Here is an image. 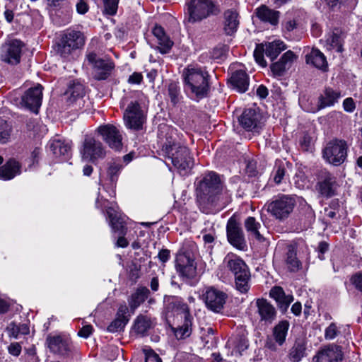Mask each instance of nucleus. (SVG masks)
Returning a JSON list of instances; mask_svg holds the SVG:
<instances>
[{"label":"nucleus","mask_w":362,"mask_h":362,"mask_svg":"<svg viewBox=\"0 0 362 362\" xmlns=\"http://www.w3.org/2000/svg\"><path fill=\"white\" fill-rule=\"evenodd\" d=\"M195 185L199 208L206 214L218 213L232 200V192L223 188L220 177L215 172L204 174Z\"/></svg>","instance_id":"f257e3e1"},{"label":"nucleus","mask_w":362,"mask_h":362,"mask_svg":"<svg viewBox=\"0 0 362 362\" xmlns=\"http://www.w3.org/2000/svg\"><path fill=\"white\" fill-rule=\"evenodd\" d=\"M158 138L160 145V155L170 160L180 174L187 175L194 165V159L188 147L180 141L177 129L165 123L160 124Z\"/></svg>","instance_id":"f03ea898"},{"label":"nucleus","mask_w":362,"mask_h":362,"mask_svg":"<svg viewBox=\"0 0 362 362\" xmlns=\"http://www.w3.org/2000/svg\"><path fill=\"white\" fill-rule=\"evenodd\" d=\"M209 77L206 67L191 64L185 68L182 78L187 97L197 102L207 97L210 89Z\"/></svg>","instance_id":"7ed1b4c3"},{"label":"nucleus","mask_w":362,"mask_h":362,"mask_svg":"<svg viewBox=\"0 0 362 362\" xmlns=\"http://www.w3.org/2000/svg\"><path fill=\"white\" fill-rule=\"evenodd\" d=\"M95 206L97 208L101 209L103 213H104V209H105L112 232L118 235L115 243L116 247L122 248L127 247L128 241L124 237L127 231V216L118 210V206L116 202H111L106 198L100 197V194H98L95 201Z\"/></svg>","instance_id":"20e7f679"},{"label":"nucleus","mask_w":362,"mask_h":362,"mask_svg":"<svg viewBox=\"0 0 362 362\" xmlns=\"http://www.w3.org/2000/svg\"><path fill=\"white\" fill-rule=\"evenodd\" d=\"M86 43L84 33L80 30L68 28L64 30L55 45V51L62 59L71 61L76 51L81 49Z\"/></svg>","instance_id":"39448f33"},{"label":"nucleus","mask_w":362,"mask_h":362,"mask_svg":"<svg viewBox=\"0 0 362 362\" xmlns=\"http://www.w3.org/2000/svg\"><path fill=\"white\" fill-rule=\"evenodd\" d=\"M224 263L234 276L235 288L241 293H247L250 288L251 274L248 266L238 256L228 254Z\"/></svg>","instance_id":"423d86ee"},{"label":"nucleus","mask_w":362,"mask_h":362,"mask_svg":"<svg viewBox=\"0 0 362 362\" xmlns=\"http://www.w3.org/2000/svg\"><path fill=\"white\" fill-rule=\"evenodd\" d=\"M188 21L192 23L201 22L211 16L221 12L220 5L214 0H190L187 3Z\"/></svg>","instance_id":"0eeeda50"},{"label":"nucleus","mask_w":362,"mask_h":362,"mask_svg":"<svg viewBox=\"0 0 362 362\" xmlns=\"http://www.w3.org/2000/svg\"><path fill=\"white\" fill-rule=\"evenodd\" d=\"M148 108L143 98L131 101L124 113L126 127L135 131L141 130L146 122Z\"/></svg>","instance_id":"6e6552de"},{"label":"nucleus","mask_w":362,"mask_h":362,"mask_svg":"<svg viewBox=\"0 0 362 362\" xmlns=\"http://www.w3.org/2000/svg\"><path fill=\"white\" fill-rule=\"evenodd\" d=\"M85 62L90 67L91 75L96 81L107 80L115 68V64L111 58L100 57L95 52H87Z\"/></svg>","instance_id":"1a4fd4ad"},{"label":"nucleus","mask_w":362,"mask_h":362,"mask_svg":"<svg viewBox=\"0 0 362 362\" xmlns=\"http://www.w3.org/2000/svg\"><path fill=\"white\" fill-rule=\"evenodd\" d=\"M175 269L183 278L192 279L197 273V264L192 247L182 246L175 257Z\"/></svg>","instance_id":"9d476101"},{"label":"nucleus","mask_w":362,"mask_h":362,"mask_svg":"<svg viewBox=\"0 0 362 362\" xmlns=\"http://www.w3.org/2000/svg\"><path fill=\"white\" fill-rule=\"evenodd\" d=\"M348 146L344 140L333 139L322 150V158L329 164L339 166L346 159Z\"/></svg>","instance_id":"9b49d317"},{"label":"nucleus","mask_w":362,"mask_h":362,"mask_svg":"<svg viewBox=\"0 0 362 362\" xmlns=\"http://www.w3.org/2000/svg\"><path fill=\"white\" fill-rule=\"evenodd\" d=\"M124 168V165L120 158H114L107 163L105 174L101 175V185L110 197H114L116 194L117 182Z\"/></svg>","instance_id":"f8f14e48"},{"label":"nucleus","mask_w":362,"mask_h":362,"mask_svg":"<svg viewBox=\"0 0 362 362\" xmlns=\"http://www.w3.org/2000/svg\"><path fill=\"white\" fill-rule=\"evenodd\" d=\"M286 49V46L281 40L266 42L257 45L253 55L256 62L262 67H265L267 63L264 58V54L273 61Z\"/></svg>","instance_id":"ddd939ff"},{"label":"nucleus","mask_w":362,"mask_h":362,"mask_svg":"<svg viewBox=\"0 0 362 362\" xmlns=\"http://www.w3.org/2000/svg\"><path fill=\"white\" fill-rule=\"evenodd\" d=\"M202 299L208 310L220 313L226 303L228 295L214 286H208L203 289Z\"/></svg>","instance_id":"4468645a"},{"label":"nucleus","mask_w":362,"mask_h":362,"mask_svg":"<svg viewBox=\"0 0 362 362\" xmlns=\"http://www.w3.org/2000/svg\"><path fill=\"white\" fill-rule=\"evenodd\" d=\"M296 205L295 199L289 195H281L276 197L267 206V211L279 220L288 217Z\"/></svg>","instance_id":"2eb2a0df"},{"label":"nucleus","mask_w":362,"mask_h":362,"mask_svg":"<svg viewBox=\"0 0 362 362\" xmlns=\"http://www.w3.org/2000/svg\"><path fill=\"white\" fill-rule=\"evenodd\" d=\"M81 153L83 160L95 163L99 159L104 158L106 152L100 141H97L93 136H86Z\"/></svg>","instance_id":"dca6fc26"},{"label":"nucleus","mask_w":362,"mask_h":362,"mask_svg":"<svg viewBox=\"0 0 362 362\" xmlns=\"http://www.w3.org/2000/svg\"><path fill=\"white\" fill-rule=\"evenodd\" d=\"M95 133L109 146L115 151H119L122 147V136L119 129L111 124L99 126Z\"/></svg>","instance_id":"f3484780"},{"label":"nucleus","mask_w":362,"mask_h":362,"mask_svg":"<svg viewBox=\"0 0 362 362\" xmlns=\"http://www.w3.org/2000/svg\"><path fill=\"white\" fill-rule=\"evenodd\" d=\"M46 344L50 352L64 358L69 357L74 351L71 341L61 335L48 336Z\"/></svg>","instance_id":"a211bd4d"},{"label":"nucleus","mask_w":362,"mask_h":362,"mask_svg":"<svg viewBox=\"0 0 362 362\" xmlns=\"http://www.w3.org/2000/svg\"><path fill=\"white\" fill-rule=\"evenodd\" d=\"M48 147L56 163L68 161L72 156V141L62 138H54L49 141Z\"/></svg>","instance_id":"6ab92c4d"},{"label":"nucleus","mask_w":362,"mask_h":362,"mask_svg":"<svg viewBox=\"0 0 362 362\" xmlns=\"http://www.w3.org/2000/svg\"><path fill=\"white\" fill-rule=\"evenodd\" d=\"M256 310L255 317L262 325H271L276 318V310L274 306L267 299L257 298L255 300Z\"/></svg>","instance_id":"aec40b11"},{"label":"nucleus","mask_w":362,"mask_h":362,"mask_svg":"<svg viewBox=\"0 0 362 362\" xmlns=\"http://www.w3.org/2000/svg\"><path fill=\"white\" fill-rule=\"evenodd\" d=\"M42 86L39 83L26 90L21 96V105L37 114L42 105Z\"/></svg>","instance_id":"412c9836"},{"label":"nucleus","mask_w":362,"mask_h":362,"mask_svg":"<svg viewBox=\"0 0 362 362\" xmlns=\"http://www.w3.org/2000/svg\"><path fill=\"white\" fill-rule=\"evenodd\" d=\"M227 239L234 247L245 250L247 247L244 233L240 224L233 218H230L226 225Z\"/></svg>","instance_id":"4be33fe9"},{"label":"nucleus","mask_w":362,"mask_h":362,"mask_svg":"<svg viewBox=\"0 0 362 362\" xmlns=\"http://www.w3.org/2000/svg\"><path fill=\"white\" fill-rule=\"evenodd\" d=\"M232 349V354L240 356L250 346L248 332L245 327L237 328L233 336L228 341Z\"/></svg>","instance_id":"5701e85b"},{"label":"nucleus","mask_w":362,"mask_h":362,"mask_svg":"<svg viewBox=\"0 0 362 362\" xmlns=\"http://www.w3.org/2000/svg\"><path fill=\"white\" fill-rule=\"evenodd\" d=\"M261 116L259 111L252 108L245 109L238 118L240 126L247 132H259L261 128Z\"/></svg>","instance_id":"b1692460"},{"label":"nucleus","mask_w":362,"mask_h":362,"mask_svg":"<svg viewBox=\"0 0 362 362\" xmlns=\"http://www.w3.org/2000/svg\"><path fill=\"white\" fill-rule=\"evenodd\" d=\"M23 46V43L20 40H11L2 51V60L12 65L18 64L21 61Z\"/></svg>","instance_id":"393cba45"},{"label":"nucleus","mask_w":362,"mask_h":362,"mask_svg":"<svg viewBox=\"0 0 362 362\" xmlns=\"http://www.w3.org/2000/svg\"><path fill=\"white\" fill-rule=\"evenodd\" d=\"M343 359L342 348L337 344H329L318 351V362H341Z\"/></svg>","instance_id":"a878e982"},{"label":"nucleus","mask_w":362,"mask_h":362,"mask_svg":"<svg viewBox=\"0 0 362 362\" xmlns=\"http://www.w3.org/2000/svg\"><path fill=\"white\" fill-rule=\"evenodd\" d=\"M318 179V186L320 193L327 197H331L334 195L336 189V178L335 177L328 172L327 170H321Z\"/></svg>","instance_id":"bb28decb"},{"label":"nucleus","mask_w":362,"mask_h":362,"mask_svg":"<svg viewBox=\"0 0 362 362\" xmlns=\"http://www.w3.org/2000/svg\"><path fill=\"white\" fill-rule=\"evenodd\" d=\"M297 57V55L293 51L288 50L286 52L279 61L271 64L270 69L272 72L275 76H284Z\"/></svg>","instance_id":"cd10ccee"},{"label":"nucleus","mask_w":362,"mask_h":362,"mask_svg":"<svg viewBox=\"0 0 362 362\" xmlns=\"http://www.w3.org/2000/svg\"><path fill=\"white\" fill-rule=\"evenodd\" d=\"M240 25V15L234 8H229L223 13V29L226 35H234Z\"/></svg>","instance_id":"c85d7f7f"},{"label":"nucleus","mask_w":362,"mask_h":362,"mask_svg":"<svg viewBox=\"0 0 362 362\" xmlns=\"http://www.w3.org/2000/svg\"><path fill=\"white\" fill-rule=\"evenodd\" d=\"M129 320V308L125 303L121 304L117 310L115 319L107 327L111 333L122 331Z\"/></svg>","instance_id":"c756f323"},{"label":"nucleus","mask_w":362,"mask_h":362,"mask_svg":"<svg viewBox=\"0 0 362 362\" xmlns=\"http://www.w3.org/2000/svg\"><path fill=\"white\" fill-rule=\"evenodd\" d=\"M228 82L233 89L243 93L248 90L250 78L245 71L239 69L231 74Z\"/></svg>","instance_id":"7c9ffc66"},{"label":"nucleus","mask_w":362,"mask_h":362,"mask_svg":"<svg viewBox=\"0 0 362 362\" xmlns=\"http://www.w3.org/2000/svg\"><path fill=\"white\" fill-rule=\"evenodd\" d=\"M269 296L276 301L279 309L283 313L287 311L293 300V296L286 294L281 286H274L269 291Z\"/></svg>","instance_id":"2f4dec72"},{"label":"nucleus","mask_w":362,"mask_h":362,"mask_svg":"<svg viewBox=\"0 0 362 362\" xmlns=\"http://www.w3.org/2000/svg\"><path fill=\"white\" fill-rule=\"evenodd\" d=\"M152 33L158 40L159 52L161 54L168 53L174 43L165 33L164 28L159 25H156L152 30Z\"/></svg>","instance_id":"473e14b6"},{"label":"nucleus","mask_w":362,"mask_h":362,"mask_svg":"<svg viewBox=\"0 0 362 362\" xmlns=\"http://www.w3.org/2000/svg\"><path fill=\"white\" fill-rule=\"evenodd\" d=\"M154 325L155 322L151 317L140 314L134 320L133 329L136 334L144 337L148 334Z\"/></svg>","instance_id":"72a5a7b5"},{"label":"nucleus","mask_w":362,"mask_h":362,"mask_svg":"<svg viewBox=\"0 0 362 362\" xmlns=\"http://www.w3.org/2000/svg\"><path fill=\"white\" fill-rule=\"evenodd\" d=\"M257 17L262 22L269 23L272 25H276L279 23L280 13L269 8L265 5H262L256 9Z\"/></svg>","instance_id":"f704fd0d"},{"label":"nucleus","mask_w":362,"mask_h":362,"mask_svg":"<svg viewBox=\"0 0 362 362\" xmlns=\"http://www.w3.org/2000/svg\"><path fill=\"white\" fill-rule=\"evenodd\" d=\"M21 174V165L14 159L8 160L0 167V180H10Z\"/></svg>","instance_id":"c9c22d12"},{"label":"nucleus","mask_w":362,"mask_h":362,"mask_svg":"<svg viewBox=\"0 0 362 362\" xmlns=\"http://www.w3.org/2000/svg\"><path fill=\"white\" fill-rule=\"evenodd\" d=\"M150 291L145 286L137 288L128 299L129 305L132 313L148 298Z\"/></svg>","instance_id":"e433bc0d"},{"label":"nucleus","mask_w":362,"mask_h":362,"mask_svg":"<svg viewBox=\"0 0 362 362\" xmlns=\"http://www.w3.org/2000/svg\"><path fill=\"white\" fill-rule=\"evenodd\" d=\"M244 226L249 235L255 238L259 242L264 240V238L260 232L262 225L255 217H247L244 221Z\"/></svg>","instance_id":"4c0bfd02"},{"label":"nucleus","mask_w":362,"mask_h":362,"mask_svg":"<svg viewBox=\"0 0 362 362\" xmlns=\"http://www.w3.org/2000/svg\"><path fill=\"white\" fill-rule=\"evenodd\" d=\"M290 325L287 320L279 321L272 329V337L279 346H282L288 334Z\"/></svg>","instance_id":"58836bf2"},{"label":"nucleus","mask_w":362,"mask_h":362,"mask_svg":"<svg viewBox=\"0 0 362 362\" xmlns=\"http://www.w3.org/2000/svg\"><path fill=\"white\" fill-rule=\"evenodd\" d=\"M290 166H291V164L289 162L276 160L272 172L270 180H272L276 185L281 183L286 176L287 168Z\"/></svg>","instance_id":"ea45409f"},{"label":"nucleus","mask_w":362,"mask_h":362,"mask_svg":"<svg viewBox=\"0 0 362 362\" xmlns=\"http://www.w3.org/2000/svg\"><path fill=\"white\" fill-rule=\"evenodd\" d=\"M344 35L339 28H334L332 34L327 39L326 42L330 48L335 49L338 52H342Z\"/></svg>","instance_id":"a19ab883"},{"label":"nucleus","mask_w":362,"mask_h":362,"mask_svg":"<svg viewBox=\"0 0 362 362\" xmlns=\"http://www.w3.org/2000/svg\"><path fill=\"white\" fill-rule=\"evenodd\" d=\"M340 96L339 92L335 91L331 88H326L320 97V104L318 105V110L325 107L334 105Z\"/></svg>","instance_id":"79ce46f5"},{"label":"nucleus","mask_w":362,"mask_h":362,"mask_svg":"<svg viewBox=\"0 0 362 362\" xmlns=\"http://www.w3.org/2000/svg\"><path fill=\"white\" fill-rule=\"evenodd\" d=\"M8 336L14 339H18L21 335L28 334L30 332L29 326L25 324H16L11 322L7 327Z\"/></svg>","instance_id":"37998d69"},{"label":"nucleus","mask_w":362,"mask_h":362,"mask_svg":"<svg viewBox=\"0 0 362 362\" xmlns=\"http://www.w3.org/2000/svg\"><path fill=\"white\" fill-rule=\"evenodd\" d=\"M174 334L177 339H184L192 334V321L189 315H185L183 324L175 329Z\"/></svg>","instance_id":"c03bdc74"},{"label":"nucleus","mask_w":362,"mask_h":362,"mask_svg":"<svg viewBox=\"0 0 362 362\" xmlns=\"http://www.w3.org/2000/svg\"><path fill=\"white\" fill-rule=\"evenodd\" d=\"M305 352V345L304 343L300 341H296L290 349L288 357L293 362H299L304 357Z\"/></svg>","instance_id":"a18cd8bd"},{"label":"nucleus","mask_w":362,"mask_h":362,"mask_svg":"<svg viewBox=\"0 0 362 362\" xmlns=\"http://www.w3.org/2000/svg\"><path fill=\"white\" fill-rule=\"evenodd\" d=\"M296 187L300 189H308L313 188V182L310 181L305 175L304 172L299 171L296 173L293 177Z\"/></svg>","instance_id":"49530a36"},{"label":"nucleus","mask_w":362,"mask_h":362,"mask_svg":"<svg viewBox=\"0 0 362 362\" xmlns=\"http://www.w3.org/2000/svg\"><path fill=\"white\" fill-rule=\"evenodd\" d=\"M286 264L290 272H296L299 269L301 264L297 258L296 252L292 248L286 253Z\"/></svg>","instance_id":"de8ad7c7"},{"label":"nucleus","mask_w":362,"mask_h":362,"mask_svg":"<svg viewBox=\"0 0 362 362\" xmlns=\"http://www.w3.org/2000/svg\"><path fill=\"white\" fill-rule=\"evenodd\" d=\"M298 142L302 151L309 153L314 152L315 140L308 133H304L300 137Z\"/></svg>","instance_id":"09e8293b"},{"label":"nucleus","mask_w":362,"mask_h":362,"mask_svg":"<svg viewBox=\"0 0 362 362\" xmlns=\"http://www.w3.org/2000/svg\"><path fill=\"white\" fill-rule=\"evenodd\" d=\"M69 92L70 93V100L74 101L84 96L85 88L81 83L74 82L73 84L69 86Z\"/></svg>","instance_id":"8fccbe9b"},{"label":"nucleus","mask_w":362,"mask_h":362,"mask_svg":"<svg viewBox=\"0 0 362 362\" xmlns=\"http://www.w3.org/2000/svg\"><path fill=\"white\" fill-rule=\"evenodd\" d=\"M305 54V59L307 65L313 68L317 67V48L313 47H305L303 49Z\"/></svg>","instance_id":"3c124183"},{"label":"nucleus","mask_w":362,"mask_h":362,"mask_svg":"<svg viewBox=\"0 0 362 362\" xmlns=\"http://www.w3.org/2000/svg\"><path fill=\"white\" fill-rule=\"evenodd\" d=\"M168 91L170 102L174 105H177L181 98L179 86L176 83H171L168 86Z\"/></svg>","instance_id":"603ef678"},{"label":"nucleus","mask_w":362,"mask_h":362,"mask_svg":"<svg viewBox=\"0 0 362 362\" xmlns=\"http://www.w3.org/2000/svg\"><path fill=\"white\" fill-rule=\"evenodd\" d=\"M340 334V331L336 323L332 322L329 325L326 327L325 329V340H332L335 339Z\"/></svg>","instance_id":"864d4df0"},{"label":"nucleus","mask_w":362,"mask_h":362,"mask_svg":"<svg viewBox=\"0 0 362 362\" xmlns=\"http://www.w3.org/2000/svg\"><path fill=\"white\" fill-rule=\"evenodd\" d=\"M299 23L295 19H289L286 21L283 24V30L287 38L291 37V33L298 29Z\"/></svg>","instance_id":"5fc2aeb1"},{"label":"nucleus","mask_w":362,"mask_h":362,"mask_svg":"<svg viewBox=\"0 0 362 362\" xmlns=\"http://www.w3.org/2000/svg\"><path fill=\"white\" fill-rule=\"evenodd\" d=\"M119 0H107L104 1L105 12L110 16L116 14L118 8Z\"/></svg>","instance_id":"6e6d98bb"},{"label":"nucleus","mask_w":362,"mask_h":362,"mask_svg":"<svg viewBox=\"0 0 362 362\" xmlns=\"http://www.w3.org/2000/svg\"><path fill=\"white\" fill-rule=\"evenodd\" d=\"M245 173L250 177H255L258 175L257 170L256 162L252 160H249L247 162L245 168Z\"/></svg>","instance_id":"4d7b16f0"},{"label":"nucleus","mask_w":362,"mask_h":362,"mask_svg":"<svg viewBox=\"0 0 362 362\" xmlns=\"http://www.w3.org/2000/svg\"><path fill=\"white\" fill-rule=\"evenodd\" d=\"M145 362H162L160 357L152 349H144Z\"/></svg>","instance_id":"13d9d810"},{"label":"nucleus","mask_w":362,"mask_h":362,"mask_svg":"<svg viewBox=\"0 0 362 362\" xmlns=\"http://www.w3.org/2000/svg\"><path fill=\"white\" fill-rule=\"evenodd\" d=\"M7 350L10 355L18 357L21 354L22 346L18 342H12L8 346Z\"/></svg>","instance_id":"bf43d9fd"},{"label":"nucleus","mask_w":362,"mask_h":362,"mask_svg":"<svg viewBox=\"0 0 362 362\" xmlns=\"http://www.w3.org/2000/svg\"><path fill=\"white\" fill-rule=\"evenodd\" d=\"M318 69L323 72L329 70L328 62L325 54L318 49Z\"/></svg>","instance_id":"052dcab7"},{"label":"nucleus","mask_w":362,"mask_h":362,"mask_svg":"<svg viewBox=\"0 0 362 362\" xmlns=\"http://www.w3.org/2000/svg\"><path fill=\"white\" fill-rule=\"evenodd\" d=\"M93 327L90 325H83L78 332V335L81 337L87 339L92 334Z\"/></svg>","instance_id":"680f3d73"},{"label":"nucleus","mask_w":362,"mask_h":362,"mask_svg":"<svg viewBox=\"0 0 362 362\" xmlns=\"http://www.w3.org/2000/svg\"><path fill=\"white\" fill-rule=\"evenodd\" d=\"M76 11L78 14L83 15L88 11V5L84 0H78L76 5Z\"/></svg>","instance_id":"e2e57ef3"},{"label":"nucleus","mask_w":362,"mask_h":362,"mask_svg":"<svg viewBox=\"0 0 362 362\" xmlns=\"http://www.w3.org/2000/svg\"><path fill=\"white\" fill-rule=\"evenodd\" d=\"M299 104L301 108L308 112H315L317 107L315 106L310 107L308 104V101H306L305 97L299 98Z\"/></svg>","instance_id":"0e129e2a"},{"label":"nucleus","mask_w":362,"mask_h":362,"mask_svg":"<svg viewBox=\"0 0 362 362\" xmlns=\"http://www.w3.org/2000/svg\"><path fill=\"white\" fill-rule=\"evenodd\" d=\"M143 81V76L141 73L134 72L129 76L128 83L130 84H140Z\"/></svg>","instance_id":"69168bd1"},{"label":"nucleus","mask_w":362,"mask_h":362,"mask_svg":"<svg viewBox=\"0 0 362 362\" xmlns=\"http://www.w3.org/2000/svg\"><path fill=\"white\" fill-rule=\"evenodd\" d=\"M343 107L345 111L352 112L356 108V105L351 98H347L343 102Z\"/></svg>","instance_id":"338daca9"},{"label":"nucleus","mask_w":362,"mask_h":362,"mask_svg":"<svg viewBox=\"0 0 362 362\" xmlns=\"http://www.w3.org/2000/svg\"><path fill=\"white\" fill-rule=\"evenodd\" d=\"M170 257V252L168 249H162L161 250L159 251L158 254V257L159 260L163 263L167 262L169 260Z\"/></svg>","instance_id":"774afa93"}]
</instances>
